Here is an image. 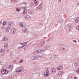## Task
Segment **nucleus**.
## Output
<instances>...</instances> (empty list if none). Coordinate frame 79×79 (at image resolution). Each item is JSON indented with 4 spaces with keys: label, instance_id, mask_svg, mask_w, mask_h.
<instances>
[{
    "label": "nucleus",
    "instance_id": "1",
    "mask_svg": "<svg viewBox=\"0 0 79 79\" xmlns=\"http://www.w3.org/2000/svg\"><path fill=\"white\" fill-rule=\"evenodd\" d=\"M72 26V25L71 24H69L67 25L66 26V29L67 31H71V27Z\"/></svg>",
    "mask_w": 79,
    "mask_h": 79
},
{
    "label": "nucleus",
    "instance_id": "2",
    "mask_svg": "<svg viewBox=\"0 0 79 79\" xmlns=\"http://www.w3.org/2000/svg\"><path fill=\"white\" fill-rule=\"evenodd\" d=\"M8 71L5 69H2V74L5 75L6 74H8Z\"/></svg>",
    "mask_w": 79,
    "mask_h": 79
},
{
    "label": "nucleus",
    "instance_id": "3",
    "mask_svg": "<svg viewBox=\"0 0 79 79\" xmlns=\"http://www.w3.org/2000/svg\"><path fill=\"white\" fill-rule=\"evenodd\" d=\"M49 71L48 70H46V72L44 73V76H47V77L49 76Z\"/></svg>",
    "mask_w": 79,
    "mask_h": 79
},
{
    "label": "nucleus",
    "instance_id": "4",
    "mask_svg": "<svg viewBox=\"0 0 79 79\" xmlns=\"http://www.w3.org/2000/svg\"><path fill=\"white\" fill-rule=\"evenodd\" d=\"M63 66H62V65H60L59 67H57V69H58V70L60 71V70L63 69Z\"/></svg>",
    "mask_w": 79,
    "mask_h": 79
},
{
    "label": "nucleus",
    "instance_id": "5",
    "mask_svg": "<svg viewBox=\"0 0 79 79\" xmlns=\"http://www.w3.org/2000/svg\"><path fill=\"white\" fill-rule=\"evenodd\" d=\"M22 71H23V68H19L17 69L16 70V72H18V73H19L21 72Z\"/></svg>",
    "mask_w": 79,
    "mask_h": 79
},
{
    "label": "nucleus",
    "instance_id": "6",
    "mask_svg": "<svg viewBox=\"0 0 79 79\" xmlns=\"http://www.w3.org/2000/svg\"><path fill=\"white\" fill-rule=\"evenodd\" d=\"M16 32V30L13 28L11 30V32L12 34H14V33Z\"/></svg>",
    "mask_w": 79,
    "mask_h": 79
},
{
    "label": "nucleus",
    "instance_id": "7",
    "mask_svg": "<svg viewBox=\"0 0 79 79\" xmlns=\"http://www.w3.org/2000/svg\"><path fill=\"white\" fill-rule=\"evenodd\" d=\"M22 31L23 32H26V33H27V31H28L27 29L25 28H23L22 29Z\"/></svg>",
    "mask_w": 79,
    "mask_h": 79
},
{
    "label": "nucleus",
    "instance_id": "8",
    "mask_svg": "<svg viewBox=\"0 0 79 79\" xmlns=\"http://www.w3.org/2000/svg\"><path fill=\"white\" fill-rule=\"evenodd\" d=\"M42 58V56H40L39 55L35 56V60H37L38 58Z\"/></svg>",
    "mask_w": 79,
    "mask_h": 79
},
{
    "label": "nucleus",
    "instance_id": "9",
    "mask_svg": "<svg viewBox=\"0 0 79 79\" xmlns=\"http://www.w3.org/2000/svg\"><path fill=\"white\" fill-rule=\"evenodd\" d=\"M23 44H24V43H20V45H22V46H20L19 47H18V49H20V48H23V47H24V46H23Z\"/></svg>",
    "mask_w": 79,
    "mask_h": 79
},
{
    "label": "nucleus",
    "instance_id": "10",
    "mask_svg": "<svg viewBox=\"0 0 79 79\" xmlns=\"http://www.w3.org/2000/svg\"><path fill=\"white\" fill-rule=\"evenodd\" d=\"M45 43V41H43L42 42H41L39 44V46H40L41 47H42L44 44V43Z\"/></svg>",
    "mask_w": 79,
    "mask_h": 79
},
{
    "label": "nucleus",
    "instance_id": "11",
    "mask_svg": "<svg viewBox=\"0 0 79 79\" xmlns=\"http://www.w3.org/2000/svg\"><path fill=\"white\" fill-rule=\"evenodd\" d=\"M10 29H11V28L10 27H7L6 28V32H9V31H10Z\"/></svg>",
    "mask_w": 79,
    "mask_h": 79
},
{
    "label": "nucleus",
    "instance_id": "12",
    "mask_svg": "<svg viewBox=\"0 0 79 79\" xmlns=\"http://www.w3.org/2000/svg\"><path fill=\"white\" fill-rule=\"evenodd\" d=\"M26 19H30V16L29 15H27L25 17Z\"/></svg>",
    "mask_w": 79,
    "mask_h": 79
},
{
    "label": "nucleus",
    "instance_id": "13",
    "mask_svg": "<svg viewBox=\"0 0 79 79\" xmlns=\"http://www.w3.org/2000/svg\"><path fill=\"white\" fill-rule=\"evenodd\" d=\"M2 40L3 41V42H4V41H7V40H8V38L6 37H5L3 39H2Z\"/></svg>",
    "mask_w": 79,
    "mask_h": 79
},
{
    "label": "nucleus",
    "instance_id": "14",
    "mask_svg": "<svg viewBox=\"0 0 79 79\" xmlns=\"http://www.w3.org/2000/svg\"><path fill=\"white\" fill-rule=\"evenodd\" d=\"M8 43H5L4 44V48H7L8 47Z\"/></svg>",
    "mask_w": 79,
    "mask_h": 79
},
{
    "label": "nucleus",
    "instance_id": "15",
    "mask_svg": "<svg viewBox=\"0 0 79 79\" xmlns=\"http://www.w3.org/2000/svg\"><path fill=\"white\" fill-rule=\"evenodd\" d=\"M28 12L29 14H32V10L29 9L28 10Z\"/></svg>",
    "mask_w": 79,
    "mask_h": 79
},
{
    "label": "nucleus",
    "instance_id": "16",
    "mask_svg": "<svg viewBox=\"0 0 79 79\" xmlns=\"http://www.w3.org/2000/svg\"><path fill=\"white\" fill-rule=\"evenodd\" d=\"M38 52V53H41V52H43V50L41 49H39L37 50Z\"/></svg>",
    "mask_w": 79,
    "mask_h": 79
},
{
    "label": "nucleus",
    "instance_id": "17",
    "mask_svg": "<svg viewBox=\"0 0 79 79\" xmlns=\"http://www.w3.org/2000/svg\"><path fill=\"white\" fill-rule=\"evenodd\" d=\"M76 23H79V17H77L76 18V19L75 20Z\"/></svg>",
    "mask_w": 79,
    "mask_h": 79
},
{
    "label": "nucleus",
    "instance_id": "18",
    "mask_svg": "<svg viewBox=\"0 0 79 79\" xmlns=\"http://www.w3.org/2000/svg\"><path fill=\"white\" fill-rule=\"evenodd\" d=\"M56 69H52V73H56Z\"/></svg>",
    "mask_w": 79,
    "mask_h": 79
},
{
    "label": "nucleus",
    "instance_id": "19",
    "mask_svg": "<svg viewBox=\"0 0 79 79\" xmlns=\"http://www.w3.org/2000/svg\"><path fill=\"white\" fill-rule=\"evenodd\" d=\"M30 6H31V7H32V8H34L35 7V5H34V4L31 3Z\"/></svg>",
    "mask_w": 79,
    "mask_h": 79
},
{
    "label": "nucleus",
    "instance_id": "20",
    "mask_svg": "<svg viewBox=\"0 0 79 79\" xmlns=\"http://www.w3.org/2000/svg\"><path fill=\"white\" fill-rule=\"evenodd\" d=\"M19 25L21 27H23V24L22 23H19Z\"/></svg>",
    "mask_w": 79,
    "mask_h": 79
},
{
    "label": "nucleus",
    "instance_id": "21",
    "mask_svg": "<svg viewBox=\"0 0 79 79\" xmlns=\"http://www.w3.org/2000/svg\"><path fill=\"white\" fill-rule=\"evenodd\" d=\"M10 70H11V71H12L13 70V67H11L10 65L9 66V68Z\"/></svg>",
    "mask_w": 79,
    "mask_h": 79
},
{
    "label": "nucleus",
    "instance_id": "22",
    "mask_svg": "<svg viewBox=\"0 0 79 79\" xmlns=\"http://www.w3.org/2000/svg\"><path fill=\"white\" fill-rule=\"evenodd\" d=\"M34 71L36 72V73H39V69H35L34 70Z\"/></svg>",
    "mask_w": 79,
    "mask_h": 79
},
{
    "label": "nucleus",
    "instance_id": "23",
    "mask_svg": "<svg viewBox=\"0 0 79 79\" xmlns=\"http://www.w3.org/2000/svg\"><path fill=\"white\" fill-rule=\"evenodd\" d=\"M37 53H38L37 51H35V52H33V55H36V54H37Z\"/></svg>",
    "mask_w": 79,
    "mask_h": 79
},
{
    "label": "nucleus",
    "instance_id": "24",
    "mask_svg": "<svg viewBox=\"0 0 79 79\" xmlns=\"http://www.w3.org/2000/svg\"><path fill=\"white\" fill-rule=\"evenodd\" d=\"M27 12V9H25L23 11V14H26Z\"/></svg>",
    "mask_w": 79,
    "mask_h": 79
},
{
    "label": "nucleus",
    "instance_id": "25",
    "mask_svg": "<svg viewBox=\"0 0 79 79\" xmlns=\"http://www.w3.org/2000/svg\"><path fill=\"white\" fill-rule=\"evenodd\" d=\"M23 44H23V47H25V46H27L26 44H27V42L23 43Z\"/></svg>",
    "mask_w": 79,
    "mask_h": 79
},
{
    "label": "nucleus",
    "instance_id": "26",
    "mask_svg": "<svg viewBox=\"0 0 79 79\" xmlns=\"http://www.w3.org/2000/svg\"><path fill=\"white\" fill-rule=\"evenodd\" d=\"M31 60H35V56H34H34L31 57Z\"/></svg>",
    "mask_w": 79,
    "mask_h": 79
},
{
    "label": "nucleus",
    "instance_id": "27",
    "mask_svg": "<svg viewBox=\"0 0 79 79\" xmlns=\"http://www.w3.org/2000/svg\"><path fill=\"white\" fill-rule=\"evenodd\" d=\"M55 56H56V55H55L54 56H52L51 58H52L53 60H54L55 59Z\"/></svg>",
    "mask_w": 79,
    "mask_h": 79
},
{
    "label": "nucleus",
    "instance_id": "28",
    "mask_svg": "<svg viewBox=\"0 0 79 79\" xmlns=\"http://www.w3.org/2000/svg\"><path fill=\"white\" fill-rule=\"evenodd\" d=\"M42 7V6L41 4H40V5L39 6V9H41Z\"/></svg>",
    "mask_w": 79,
    "mask_h": 79
},
{
    "label": "nucleus",
    "instance_id": "29",
    "mask_svg": "<svg viewBox=\"0 0 79 79\" xmlns=\"http://www.w3.org/2000/svg\"><path fill=\"white\" fill-rule=\"evenodd\" d=\"M20 10V9H18V8H17L16 9V11H17V12H19Z\"/></svg>",
    "mask_w": 79,
    "mask_h": 79
},
{
    "label": "nucleus",
    "instance_id": "30",
    "mask_svg": "<svg viewBox=\"0 0 79 79\" xmlns=\"http://www.w3.org/2000/svg\"><path fill=\"white\" fill-rule=\"evenodd\" d=\"M3 24L4 26H5V25H6V22H4Z\"/></svg>",
    "mask_w": 79,
    "mask_h": 79
},
{
    "label": "nucleus",
    "instance_id": "31",
    "mask_svg": "<svg viewBox=\"0 0 79 79\" xmlns=\"http://www.w3.org/2000/svg\"><path fill=\"white\" fill-rule=\"evenodd\" d=\"M35 5H36V6L37 5H38V1H36V2H35Z\"/></svg>",
    "mask_w": 79,
    "mask_h": 79
},
{
    "label": "nucleus",
    "instance_id": "32",
    "mask_svg": "<svg viewBox=\"0 0 79 79\" xmlns=\"http://www.w3.org/2000/svg\"><path fill=\"white\" fill-rule=\"evenodd\" d=\"M13 24V22H12L10 21V22H9V25H11V24Z\"/></svg>",
    "mask_w": 79,
    "mask_h": 79
},
{
    "label": "nucleus",
    "instance_id": "33",
    "mask_svg": "<svg viewBox=\"0 0 79 79\" xmlns=\"http://www.w3.org/2000/svg\"><path fill=\"white\" fill-rule=\"evenodd\" d=\"M76 72L78 73H79V68H78V69H77L76 70Z\"/></svg>",
    "mask_w": 79,
    "mask_h": 79
},
{
    "label": "nucleus",
    "instance_id": "34",
    "mask_svg": "<svg viewBox=\"0 0 79 79\" xmlns=\"http://www.w3.org/2000/svg\"><path fill=\"white\" fill-rule=\"evenodd\" d=\"M23 61V60L22 59H21L20 61H19V63H22V62Z\"/></svg>",
    "mask_w": 79,
    "mask_h": 79
},
{
    "label": "nucleus",
    "instance_id": "35",
    "mask_svg": "<svg viewBox=\"0 0 79 79\" xmlns=\"http://www.w3.org/2000/svg\"><path fill=\"white\" fill-rule=\"evenodd\" d=\"M63 20H62V19H60L59 20V22H60V23H62V22H63Z\"/></svg>",
    "mask_w": 79,
    "mask_h": 79
},
{
    "label": "nucleus",
    "instance_id": "36",
    "mask_svg": "<svg viewBox=\"0 0 79 79\" xmlns=\"http://www.w3.org/2000/svg\"><path fill=\"white\" fill-rule=\"evenodd\" d=\"M74 66H78V65H77V63H74Z\"/></svg>",
    "mask_w": 79,
    "mask_h": 79
},
{
    "label": "nucleus",
    "instance_id": "37",
    "mask_svg": "<svg viewBox=\"0 0 79 79\" xmlns=\"http://www.w3.org/2000/svg\"><path fill=\"white\" fill-rule=\"evenodd\" d=\"M59 74H60V75H61V74H63V72H59Z\"/></svg>",
    "mask_w": 79,
    "mask_h": 79
},
{
    "label": "nucleus",
    "instance_id": "38",
    "mask_svg": "<svg viewBox=\"0 0 79 79\" xmlns=\"http://www.w3.org/2000/svg\"><path fill=\"white\" fill-rule=\"evenodd\" d=\"M44 48H46V49H47V48L48 49V48L47 47V46H45L44 47Z\"/></svg>",
    "mask_w": 79,
    "mask_h": 79
},
{
    "label": "nucleus",
    "instance_id": "39",
    "mask_svg": "<svg viewBox=\"0 0 79 79\" xmlns=\"http://www.w3.org/2000/svg\"><path fill=\"white\" fill-rule=\"evenodd\" d=\"M73 41L75 43H77V41L76 40H73Z\"/></svg>",
    "mask_w": 79,
    "mask_h": 79
},
{
    "label": "nucleus",
    "instance_id": "40",
    "mask_svg": "<svg viewBox=\"0 0 79 79\" xmlns=\"http://www.w3.org/2000/svg\"><path fill=\"white\" fill-rule=\"evenodd\" d=\"M3 51V49H1V51L0 52H2V53H4L5 52V51L4 50V51Z\"/></svg>",
    "mask_w": 79,
    "mask_h": 79
},
{
    "label": "nucleus",
    "instance_id": "41",
    "mask_svg": "<svg viewBox=\"0 0 79 79\" xmlns=\"http://www.w3.org/2000/svg\"><path fill=\"white\" fill-rule=\"evenodd\" d=\"M41 11L42 12L44 11V9H41Z\"/></svg>",
    "mask_w": 79,
    "mask_h": 79
},
{
    "label": "nucleus",
    "instance_id": "42",
    "mask_svg": "<svg viewBox=\"0 0 79 79\" xmlns=\"http://www.w3.org/2000/svg\"><path fill=\"white\" fill-rule=\"evenodd\" d=\"M52 40V38H49L48 40Z\"/></svg>",
    "mask_w": 79,
    "mask_h": 79
},
{
    "label": "nucleus",
    "instance_id": "43",
    "mask_svg": "<svg viewBox=\"0 0 79 79\" xmlns=\"http://www.w3.org/2000/svg\"><path fill=\"white\" fill-rule=\"evenodd\" d=\"M61 75V74H60V73H59L58 74H57V76H60Z\"/></svg>",
    "mask_w": 79,
    "mask_h": 79
},
{
    "label": "nucleus",
    "instance_id": "44",
    "mask_svg": "<svg viewBox=\"0 0 79 79\" xmlns=\"http://www.w3.org/2000/svg\"><path fill=\"white\" fill-rule=\"evenodd\" d=\"M7 52H10V49H8L6 51Z\"/></svg>",
    "mask_w": 79,
    "mask_h": 79
},
{
    "label": "nucleus",
    "instance_id": "45",
    "mask_svg": "<svg viewBox=\"0 0 79 79\" xmlns=\"http://www.w3.org/2000/svg\"><path fill=\"white\" fill-rule=\"evenodd\" d=\"M76 63L78 65H79V61L77 62Z\"/></svg>",
    "mask_w": 79,
    "mask_h": 79
},
{
    "label": "nucleus",
    "instance_id": "46",
    "mask_svg": "<svg viewBox=\"0 0 79 79\" xmlns=\"http://www.w3.org/2000/svg\"><path fill=\"white\" fill-rule=\"evenodd\" d=\"M77 29H78V30H79V26L77 27Z\"/></svg>",
    "mask_w": 79,
    "mask_h": 79
},
{
    "label": "nucleus",
    "instance_id": "47",
    "mask_svg": "<svg viewBox=\"0 0 79 79\" xmlns=\"http://www.w3.org/2000/svg\"><path fill=\"white\" fill-rule=\"evenodd\" d=\"M63 51V50H66L65 49V48H62L61 49Z\"/></svg>",
    "mask_w": 79,
    "mask_h": 79
},
{
    "label": "nucleus",
    "instance_id": "48",
    "mask_svg": "<svg viewBox=\"0 0 79 79\" xmlns=\"http://www.w3.org/2000/svg\"><path fill=\"white\" fill-rule=\"evenodd\" d=\"M14 1L15 2H16V3H17V2H18V1H16V0H15Z\"/></svg>",
    "mask_w": 79,
    "mask_h": 79
},
{
    "label": "nucleus",
    "instance_id": "49",
    "mask_svg": "<svg viewBox=\"0 0 79 79\" xmlns=\"http://www.w3.org/2000/svg\"><path fill=\"white\" fill-rule=\"evenodd\" d=\"M33 64H35V61H34L33 62Z\"/></svg>",
    "mask_w": 79,
    "mask_h": 79
},
{
    "label": "nucleus",
    "instance_id": "50",
    "mask_svg": "<svg viewBox=\"0 0 79 79\" xmlns=\"http://www.w3.org/2000/svg\"><path fill=\"white\" fill-rule=\"evenodd\" d=\"M25 4H26V2H23V4L25 5Z\"/></svg>",
    "mask_w": 79,
    "mask_h": 79
},
{
    "label": "nucleus",
    "instance_id": "51",
    "mask_svg": "<svg viewBox=\"0 0 79 79\" xmlns=\"http://www.w3.org/2000/svg\"><path fill=\"white\" fill-rule=\"evenodd\" d=\"M1 56H3V54H1Z\"/></svg>",
    "mask_w": 79,
    "mask_h": 79
},
{
    "label": "nucleus",
    "instance_id": "52",
    "mask_svg": "<svg viewBox=\"0 0 79 79\" xmlns=\"http://www.w3.org/2000/svg\"><path fill=\"white\" fill-rule=\"evenodd\" d=\"M11 2H13V0H11Z\"/></svg>",
    "mask_w": 79,
    "mask_h": 79
},
{
    "label": "nucleus",
    "instance_id": "53",
    "mask_svg": "<svg viewBox=\"0 0 79 79\" xmlns=\"http://www.w3.org/2000/svg\"><path fill=\"white\" fill-rule=\"evenodd\" d=\"M1 29H3V27H1Z\"/></svg>",
    "mask_w": 79,
    "mask_h": 79
},
{
    "label": "nucleus",
    "instance_id": "54",
    "mask_svg": "<svg viewBox=\"0 0 79 79\" xmlns=\"http://www.w3.org/2000/svg\"><path fill=\"white\" fill-rule=\"evenodd\" d=\"M34 1H35V2L37 1V0H33Z\"/></svg>",
    "mask_w": 79,
    "mask_h": 79
},
{
    "label": "nucleus",
    "instance_id": "55",
    "mask_svg": "<svg viewBox=\"0 0 79 79\" xmlns=\"http://www.w3.org/2000/svg\"><path fill=\"white\" fill-rule=\"evenodd\" d=\"M1 21H0V24H1Z\"/></svg>",
    "mask_w": 79,
    "mask_h": 79
},
{
    "label": "nucleus",
    "instance_id": "56",
    "mask_svg": "<svg viewBox=\"0 0 79 79\" xmlns=\"http://www.w3.org/2000/svg\"><path fill=\"white\" fill-rule=\"evenodd\" d=\"M47 69H48V68H47Z\"/></svg>",
    "mask_w": 79,
    "mask_h": 79
},
{
    "label": "nucleus",
    "instance_id": "57",
    "mask_svg": "<svg viewBox=\"0 0 79 79\" xmlns=\"http://www.w3.org/2000/svg\"><path fill=\"white\" fill-rule=\"evenodd\" d=\"M0 64H1V62H0Z\"/></svg>",
    "mask_w": 79,
    "mask_h": 79
},
{
    "label": "nucleus",
    "instance_id": "58",
    "mask_svg": "<svg viewBox=\"0 0 79 79\" xmlns=\"http://www.w3.org/2000/svg\"><path fill=\"white\" fill-rule=\"evenodd\" d=\"M78 5H79V3H78Z\"/></svg>",
    "mask_w": 79,
    "mask_h": 79
},
{
    "label": "nucleus",
    "instance_id": "59",
    "mask_svg": "<svg viewBox=\"0 0 79 79\" xmlns=\"http://www.w3.org/2000/svg\"><path fill=\"white\" fill-rule=\"evenodd\" d=\"M50 46H49V47H50Z\"/></svg>",
    "mask_w": 79,
    "mask_h": 79
},
{
    "label": "nucleus",
    "instance_id": "60",
    "mask_svg": "<svg viewBox=\"0 0 79 79\" xmlns=\"http://www.w3.org/2000/svg\"><path fill=\"white\" fill-rule=\"evenodd\" d=\"M59 0V1H60V0Z\"/></svg>",
    "mask_w": 79,
    "mask_h": 79
},
{
    "label": "nucleus",
    "instance_id": "61",
    "mask_svg": "<svg viewBox=\"0 0 79 79\" xmlns=\"http://www.w3.org/2000/svg\"><path fill=\"white\" fill-rule=\"evenodd\" d=\"M78 42H79V41H78Z\"/></svg>",
    "mask_w": 79,
    "mask_h": 79
}]
</instances>
